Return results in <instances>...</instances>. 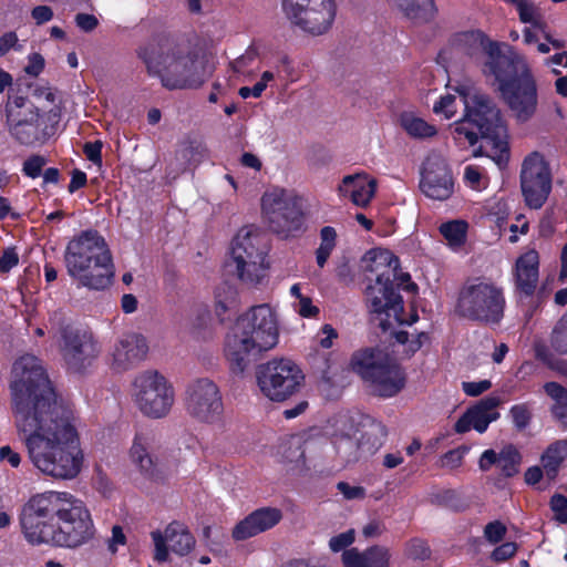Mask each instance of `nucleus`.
<instances>
[{"label": "nucleus", "instance_id": "obj_21", "mask_svg": "<svg viewBox=\"0 0 567 567\" xmlns=\"http://www.w3.org/2000/svg\"><path fill=\"white\" fill-rule=\"evenodd\" d=\"M499 405V396H484L475 405L466 409L456 423H454V432L465 433L472 427L480 433L486 432L489 424L499 417V413L496 411Z\"/></svg>", "mask_w": 567, "mask_h": 567}, {"label": "nucleus", "instance_id": "obj_2", "mask_svg": "<svg viewBox=\"0 0 567 567\" xmlns=\"http://www.w3.org/2000/svg\"><path fill=\"white\" fill-rule=\"evenodd\" d=\"M19 524L32 545L78 547L94 535L90 509L83 501L65 492L31 496L21 508Z\"/></svg>", "mask_w": 567, "mask_h": 567}, {"label": "nucleus", "instance_id": "obj_45", "mask_svg": "<svg viewBox=\"0 0 567 567\" xmlns=\"http://www.w3.org/2000/svg\"><path fill=\"white\" fill-rule=\"evenodd\" d=\"M516 6L523 23H529L534 28H542V22L534 4L520 0Z\"/></svg>", "mask_w": 567, "mask_h": 567}, {"label": "nucleus", "instance_id": "obj_27", "mask_svg": "<svg viewBox=\"0 0 567 567\" xmlns=\"http://www.w3.org/2000/svg\"><path fill=\"white\" fill-rule=\"evenodd\" d=\"M148 351L146 338L138 333L124 334L113 352L114 362L121 370H127L134 362H141Z\"/></svg>", "mask_w": 567, "mask_h": 567}, {"label": "nucleus", "instance_id": "obj_9", "mask_svg": "<svg viewBox=\"0 0 567 567\" xmlns=\"http://www.w3.org/2000/svg\"><path fill=\"white\" fill-rule=\"evenodd\" d=\"M505 308L503 287L492 279L476 277L461 286L454 312L458 317L495 327L503 320Z\"/></svg>", "mask_w": 567, "mask_h": 567}, {"label": "nucleus", "instance_id": "obj_54", "mask_svg": "<svg viewBox=\"0 0 567 567\" xmlns=\"http://www.w3.org/2000/svg\"><path fill=\"white\" fill-rule=\"evenodd\" d=\"M435 114H444L446 118H452L455 115V95H442L433 106Z\"/></svg>", "mask_w": 567, "mask_h": 567}, {"label": "nucleus", "instance_id": "obj_20", "mask_svg": "<svg viewBox=\"0 0 567 567\" xmlns=\"http://www.w3.org/2000/svg\"><path fill=\"white\" fill-rule=\"evenodd\" d=\"M419 187L429 198L449 199L455 187L450 165L439 156L427 157L421 169Z\"/></svg>", "mask_w": 567, "mask_h": 567}, {"label": "nucleus", "instance_id": "obj_16", "mask_svg": "<svg viewBox=\"0 0 567 567\" xmlns=\"http://www.w3.org/2000/svg\"><path fill=\"white\" fill-rule=\"evenodd\" d=\"M135 402L140 411L153 419L164 417L174 403V389L157 371H146L134 380Z\"/></svg>", "mask_w": 567, "mask_h": 567}, {"label": "nucleus", "instance_id": "obj_58", "mask_svg": "<svg viewBox=\"0 0 567 567\" xmlns=\"http://www.w3.org/2000/svg\"><path fill=\"white\" fill-rule=\"evenodd\" d=\"M12 49L19 51L21 45L17 32L10 31L0 37V56L6 55Z\"/></svg>", "mask_w": 567, "mask_h": 567}, {"label": "nucleus", "instance_id": "obj_37", "mask_svg": "<svg viewBox=\"0 0 567 567\" xmlns=\"http://www.w3.org/2000/svg\"><path fill=\"white\" fill-rule=\"evenodd\" d=\"M520 462L522 455L519 451L515 446L508 445L499 452L497 465L504 477L512 478L518 473Z\"/></svg>", "mask_w": 567, "mask_h": 567}, {"label": "nucleus", "instance_id": "obj_43", "mask_svg": "<svg viewBox=\"0 0 567 567\" xmlns=\"http://www.w3.org/2000/svg\"><path fill=\"white\" fill-rule=\"evenodd\" d=\"M509 210L505 202H497L489 207L488 218L494 223L499 231L506 230Z\"/></svg>", "mask_w": 567, "mask_h": 567}, {"label": "nucleus", "instance_id": "obj_28", "mask_svg": "<svg viewBox=\"0 0 567 567\" xmlns=\"http://www.w3.org/2000/svg\"><path fill=\"white\" fill-rule=\"evenodd\" d=\"M147 445L148 439L146 437V434L137 432L130 450V457L138 467V471L144 478L156 483L162 482L163 472L150 454Z\"/></svg>", "mask_w": 567, "mask_h": 567}, {"label": "nucleus", "instance_id": "obj_33", "mask_svg": "<svg viewBox=\"0 0 567 567\" xmlns=\"http://www.w3.org/2000/svg\"><path fill=\"white\" fill-rule=\"evenodd\" d=\"M398 8L414 23H429L437 11L434 0H395Z\"/></svg>", "mask_w": 567, "mask_h": 567}, {"label": "nucleus", "instance_id": "obj_29", "mask_svg": "<svg viewBox=\"0 0 567 567\" xmlns=\"http://www.w3.org/2000/svg\"><path fill=\"white\" fill-rule=\"evenodd\" d=\"M389 549L373 545L359 553L355 547L346 549L342 555L343 567H389Z\"/></svg>", "mask_w": 567, "mask_h": 567}, {"label": "nucleus", "instance_id": "obj_18", "mask_svg": "<svg viewBox=\"0 0 567 567\" xmlns=\"http://www.w3.org/2000/svg\"><path fill=\"white\" fill-rule=\"evenodd\" d=\"M184 404L186 412L203 423H214L224 413L220 389L208 378L196 379L187 385Z\"/></svg>", "mask_w": 567, "mask_h": 567}, {"label": "nucleus", "instance_id": "obj_52", "mask_svg": "<svg viewBox=\"0 0 567 567\" xmlns=\"http://www.w3.org/2000/svg\"><path fill=\"white\" fill-rule=\"evenodd\" d=\"M152 538L155 544L154 559L158 563H165L168 558L169 550L166 535L161 530H154L152 532Z\"/></svg>", "mask_w": 567, "mask_h": 567}, {"label": "nucleus", "instance_id": "obj_24", "mask_svg": "<svg viewBox=\"0 0 567 567\" xmlns=\"http://www.w3.org/2000/svg\"><path fill=\"white\" fill-rule=\"evenodd\" d=\"M538 269L539 257L535 250L525 252L516 260L513 277L515 293L520 300L534 296L538 284Z\"/></svg>", "mask_w": 567, "mask_h": 567}, {"label": "nucleus", "instance_id": "obj_49", "mask_svg": "<svg viewBox=\"0 0 567 567\" xmlns=\"http://www.w3.org/2000/svg\"><path fill=\"white\" fill-rule=\"evenodd\" d=\"M549 506L555 514V519L560 524H567V497L564 494L555 493L550 497Z\"/></svg>", "mask_w": 567, "mask_h": 567}, {"label": "nucleus", "instance_id": "obj_59", "mask_svg": "<svg viewBox=\"0 0 567 567\" xmlns=\"http://www.w3.org/2000/svg\"><path fill=\"white\" fill-rule=\"evenodd\" d=\"M75 24L84 32H92L99 25V20L92 13L79 12L75 16Z\"/></svg>", "mask_w": 567, "mask_h": 567}, {"label": "nucleus", "instance_id": "obj_41", "mask_svg": "<svg viewBox=\"0 0 567 567\" xmlns=\"http://www.w3.org/2000/svg\"><path fill=\"white\" fill-rule=\"evenodd\" d=\"M551 347L560 354H567V312L557 321L551 336Z\"/></svg>", "mask_w": 567, "mask_h": 567}, {"label": "nucleus", "instance_id": "obj_6", "mask_svg": "<svg viewBox=\"0 0 567 567\" xmlns=\"http://www.w3.org/2000/svg\"><path fill=\"white\" fill-rule=\"evenodd\" d=\"M365 271L375 272L374 284L365 290L367 303L383 332L390 331L393 323L414 324L420 318L416 312L410 319L404 318V301L394 289L392 277L399 267V258L388 250H372L364 256Z\"/></svg>", "mask_w": 567, "mask_h": 567}, {"label": "nucleus", "instance_id": "obj_8", "mask_svg": "<svg viewBox=\"0 0 567 567\" xmlns=\"http://www.w3.org/2000/svg\"><path fill=\"white\" fill-rule=\"evenodd\" d=\"M349 368L370 386L373 394L381 398H392L406 385L405 370L379 347L353 351Z\"/></svg>", "mask_w": 567, "mask_h": 567}, {"label": "nucleus", "instance_id": "obj_62", "mask_svg": "<svg viewBox=\"0 0 567 567\" xmlns=\"http://www.w3.org/2000/svg\"><path fill=\"white\" fill-rule=\"evenodd\" d=\"M83 152L92 163L100 164L102 162V143L100 141L86 143Z\"/></svg>", "mask_w": 567, "mask_h": 567}, {"label": "nucleus", "instance_id": "obj_40", "mask_svg": "<svg viewBox=\"0 0 567 567\" xmlns=\"http://www.w3.org/2000/svg\"><path fill=\"white\" fill-rule=\"evenodd\" d=\"M509 416L517 431H525L533 419V412L529 403L525 402L513 405L509 409Z\"/></svg>", "mask_w": 567, "mask_h": 567}, {"label": "nucleus", "instance_id": "obj_44", "mask_svg": "<svg viewBox=\"0 0 567 567\" xmlns=\"http://www.w3.org/2000/svg\"><path fill=\"white\" fill-rule=\"evenodd\" d=\"M47 164V158L39 154L29 156L22 164V173L24 176L35 179L42 174L43 166Z\"/></svg>", "mask_w": 567, "mask_h": 567}, {"label": "nucleus", "instance_id": "obj_30", "mask_svg": "<svg viewBox=\"0 0 567 567\" xmlns=\"http://www.w3.org/2000/svg\"><path fill=\"white\" fill-rule=\"evenodd\" d=\"M169 550L185 557L192 553L196 545V538L192 532L178 522L169 523L165 528Z\"/></svg>", "mask_w": 567, "mask_h": 567}, {"label": "nucleus", "instance_id": "obj_57", "mask_svg": "<svg viewBox=\"0 0 567 567\" xmlns=\"http://www.w3.org/2000/svg\"><path fill=\"white\" fill-rule=\"evenodd\" d=\"M337 488L346 499H363L367 495L364 487L351 486L347 482L338 483Z\"/></svg>", "mask_w": 567, "mask_h": 567}, {"label": "nucleus", "instance_id": "obj_32", "mask_svg": "<svg viewBox=\"0 0 567 567\" xmlns=\"http://www.w3.org/2000/svg\"><path fill=\"white\" fill-rule=\"evenodd\" d=\"M567 457V440L549 444L540 455V463L548 481L557 480L564 460Z\"/></svg>", "mask_w": 567, "mask_h": 567}, {"label": "nucleus", "instance_id": "obj_26", "mask_svg": "<svg viewBox=\"0 0 567 567\" xmlns=\"http://www.w3.org/2000/svg\"><path fill=\"white\" fill-rule=\"evenodd\" d=\"M377 188V181L370 178L367 173H354L342 179L339 192L343 196H349L354 205L365 207L374 197Z\"/></svg>", "mask_w": 567, "mask_h": 567}, {"label": "nucleus", "instance_id": "obj_17", "mask_svg": "<svg viewBox=\"0 0 567 567\" xmlns=\"http://www.w3.org/2000/svg\"><path fill=\"white\" fill-rule=\"evenodd\" d=\"M520 187L525 205L540 208L551 192V169L549 162L539 152L526 155L520 171Z\"/></svg>", "mask_w": 567, "mask_h": 567}, {"label": "nucleus", "instance_id": "obj_55", "mask_svg": "<svg viewBox=\"0 0 567 567\" xmlns=\"http://www.w3.org/2000/svg\"><path fill=\"white\" fill-rule=\"evenodd\" d=\"M394 289L399 292V287L403 285V289L410 292L417 291V284L412 281L409 272H400V266L395 270V276L392 277Z\"/></svg>", "mask_w": 567, "mask_h": 567}, {"label": "nucleus", "instance_id": "obj_31", "mask_svg": "<svg viewBox=\"0 0 567 567\" xmlns=\"http://www.w3.org/2000/svg\"><path fill=\"white\" fill-rule=\"evenodd\" d=\"M545 393L553 399L549 412L563 431L567 430V389L561 383L548 381L543 385Z\"/></svg>", "mask_w": 567, "mask_h": 567}, {"label": "nucleus", "instance_id": "obj_10", "mask_svg": "<svg viewBox=\"0 0 567 567\" xmlns=\"http://www.w3.org/2000/svg\"><path fill=\"white\" fill-rule=\"evenodd\" d=\"M258 386L272 402H284L295 394L305 381L302 370L289 358H274L256 370Z\"/></svg>", "mask_w": 567, "mask_h": 567}, {"label": "nucleus", "instance_id": "obj_4", "mask_svg": "<svg viewBox=\"0 0 567 567\" xmlns=\"http://www.w3.org/2000/svg\"><path fill=\"white\" fill-rule=\"evenodd\" d=\"M136 55L150 76L161 79L167 90L197 89L205 68L196 50L185 47L169 34H157L136 49Z\"/></svg>", "mask_w": 567, "mask_h": 567}, {"label": "nucleus", "instance_id": "obj_42", "mask_svg": "<svg viewBox=\"0 0 567 567\" xmlns=\"http://www.w3.org/2000/svg\"><path fill=\"white\" fill-rule=\"evenodd\" d=\"M207 150L202 142L188 141L181 150L182 158L188 164H198L206 156Z\"/></svg>", "mask_w": 567, "mask_h": 567}, {"label": "nucleus", "instance_id": "obj_64", "mask_svg": "<svg viewBox=\"0 0 567 567\" xmlns=\"http://www.w3.org/2000/svg\"><path fill=\"white\" fill-rule=\"evenodd\" d=\"M282 567H327V565L316 558H299L289 560Z\"/></svg>", "mask_w": 567, "mask_h": 567}, {"label": "nucleus", "instance_id": "obj_11", "mask_svg": "<svg viewBox=\"0 0 567 567\" xmlns=\"http://www.w3.org/2000/svg\"><path fill=\"white\" fill-rule=\"evenodd\" d=\"M497 91L517 122L526 123L536 114L538 87L536 79L526 63H522L519 72L504 81Z\"/></svg>", "mask_w": 567, "mask_h": 567}, {"label": "nucleus", "instance_id": "obj_50", "mask_svg": "<svg viewBox=\"0 0 567 567\" xmlns=\"http://www.w3.org/2000/svg\"><path fill=\"white\" fill-rule=\"evenodd\" d=\"M19 264V251L17 246H8L3 248L0 255V274H8Z\"/></svg>", "mask_w": 567, "mask_h": 567}, {"label": "nucleus", "instance_id": "obj_53", "mask_svg": "<svg viewBox=\"0 0 567 567\" xmlns=\"http://www.w3.org/2000/svg\"><path fill=\"white\" fill-rule=\"evenodd\" d=\"M506 533L507 528L501 520L489 522L484 528V537L492 544L502 542Z\"/></svg>", "mask_w": 567, "mask_h": 567}, {"label": "nucleus", "instance_id": "obj_3", "mask_svg": "<svg viewBox=\"0 0 567 567\" xmlns=\"http://www.w3.org/2000/svg\"><path fill=\"white\" fill-rule=\"evenodd\" d=\"M456 92L463 102L464 114L454 122V141L474 146L481 138L492 150L489 157L497 163L506 162L509 157L508 130L493 97L466 84L457 85Z\"/></svg>", "mask_w": 567, "mask_h": 567}, {"label": "nucleus", "instance_id": "obj_19", "mask_svg": "<svg viewBox=\"0 0 567 567\" xmlns=\"http://www.w3.org/2000/svg\"><path fill=\"white\" fill-rule=\"evenodd\" d=\"M485 54L482 73L486 79H492V84L496 85V89L518 73L522 63H526L511 45L498 41L489 43Z\"/></svg>", "mask_w": 567, "mask_h": 567}, {"label": "nucleus", "instance_id": "obj_14", "mask_svg": "<svg viewBox=\"0 0 567 567\" xmlns=\"http://www.w3.org/2000/svg\"><path fill=\"white\" fill-rule=\"evenodd\" d=\"M268 245L262 236L240 230L233 240L231 254L237 264L238 278L246 282L259 284L269 268Z\"/></svg>", "mask_w": 567, "mask_h": 567}, {"label": "nucleus", "instance_id": "obj_23", "mask_svg": "<svg viewBox=\"0 0 567 567\" xmlns=\"http://www.w3.org/2000/svg\"><path fill=\"white\" fill-rule=\"evenodd\" d=\"M282 519V512L278 507L262 506L254 509L244 519L239 520L233 529L235 540H245L270 530Z\"/></svg>", "mask_w": 567, "mask_h": 567}, {"label": "nucleus", "instance_id": "obj_25", "mask_svg": "<svg viewBox=\"0 0 567 567\" xmlns=\"http://www.w3.org/2000/svg\"><path fill=\"white\" fill-rule=\"evenodd\" d=\"M365 423L361 424L362 429H357L354 436H342L338 446L344 450L346 445H350L353 451H362L373 453L380 449L384 441L386 431L382 423L372 417L367 416Z\"/></svg>", "mask_w": 567, "mask_h": 567}, {"label": "nucleus", "instance_id": "obj_12", "mask_svg": "<svg viewBox=\"0 0 567 567\" xmlns=\"http://www.w3.org/2000/svg\"><path fill=\"white\" fill-rule=\"evenodd\" d=\"M261 208L270 230L279 236H295L303 230L305 213L297 196H288L284 190L264 194Z\"/></svg>", "mask_w": 567, "mask_h": 567}, {"label": "nucleus", "instance_id": "obj_48", "mask_svg": "<svg viewBox=\"0 0 567 567\" xmlns=\"http://www.w3.org/2000/svg\"><path fill=\"white\" fill-rule=\"evenodd\" d=\"M355 533L354 529H348L343 533H340L336 536H332L329 540V547L332 553H346L348 546H350L354 542Z\"/></svg>", "mask_w": 567, "mask_h": 567}, {"label": "nucleus", "instance_id": "obj_13", "mask_svg": "<svg viewBox=\"0 0 567 567\" xmlns=\"http://www.w3.org/2000/svg\"><path fill=\"white\" fill-rule=\"evenodd\" d=\"M286 18L310 35H322L333 25L337 16L334 0H281Z\"/></svg>", "mask_w": 567, "mask_h": 567}, {"label": "nucleus", "instance_id": "obj_22", "mask_svg": "<svg viewBox=\"0 0 567 567\" xmlns=\"http://www.w3.org/2000/svg\"><path fill=\"white\" fill-rule=\"evenodd\" d=\"M40 114L37 107L31 105L25 112L6 110V125L13 140L24 146L33 145L39 141Z\"/></svg>", "mask_w": 567, "mask_h": 567}, {"label": "nucleus", "instance_id": "obj_63", "mask_svg": "<svg viewBox=\"0 0 567 567\" xmlns=\"http://www.w3.org/2000/svg\"><path fill=\"white\" fill-rule=\"evenodd\" d=\"M498 456L499 453L497 454L494 450L484 451L478 461L480 468L482 471H489L493 465L498 463Z\"/></svg>", "mask_w": 567, "mask_h": 567}, {"label": "nucleus", "instance_id": "obj_61", "mask_svg": "<svg viewBox=\"0 0 567 567\" xmlns=\"http://www.w3.org/2000/svg\"><path fill=\"white\" fill-rule=\"evenodd\" d=\"M298 313L305 318H313L319 315V308L312 305L309 297L305 296L295 305Z\"/></svg>", "mask_w": 567, "mask_h": 567}, {"label": "nucleus", "instance_id": "obj_39", "mask_svg": "<svg viewBox=\"0 0 567 567\" xmlns=\"http://www.w3.org/2000/svg\"><path fill=\"white\" fill-rule=\"evenodd\" d=\"M436 504L452 509L454 513H463L470 507V502L455 489H444L434 495Z\"/></svg>", "mask_w": 567, "mask_h": 567}, {"label": "nucleus", "instance_id": "obj_51", "mask_svg": "<svg viewBox=\"0 0 567 567\" xmlns=\"http://www.w3.org/2000/svg\"><path fill=\"white\" fill-rule=\"evenodd\" d=\"M468 451L470 449L465 445L447 451L441 456L442 466L451 468L461 466L463 458Z\"/></svg>", "mask_w": 567, "mask_h": 567}, {"label": "nucleus", "instance_id": "obj_60", "mask_svg": "<svg viewBox=\"0 0 567 567\" xmlns=\"http://www.w3.org/2000/svg\"><path fill=\"white\" fill-rule=\"evenodd\" d=\"M53 17L54 11L50 6L47 4L37 6L31 10V18L37 25H43V23H48V21L52 20Z\"/></svg>", "mask_w": 567, "mask_h": 567}, {"label": "nucleus", "instance_id": "obj_34", "mask_svg": "<svg viewBox=\"0 0 567 567\" xmlns=\"http://www.w3.org/2000/svg\"><path fill=\"white\" fill-rule=\"evenodd\" d=\"M493 42L494 40L482 30H470L456 34V44L468 56H474L480 50L486 53L489 43Z\"/></svg>", "mask_w": 567, "mask_h": 567}, {"label": "nucleus", "instance_id": "obj_38", "mask_svg": "<svg viewBox=\"0 0 567 567\" xmlns=\"http://www.w3.org/2000/svg\"><path fill=\"white\" fill-rule=\"evenodd\" d=\"M468 225L464 220H452L440 226V233L452 247H460L466 240Z\"/></svg>", "mask_w": 567, "mask_h": 567}, {"label": "nucleus", "instance_id": "obj_1", "mask_svg": "<svg viewBox=\"0 0 567 567\" xmlns=\"http://www.w3.org/2000/svg\"><path fill=\"white\" fill-rule=\"evenodd\" d=\"M10 390L16 429L32 464L53 478H75L84 454L73 414L59 402L38 357L23 354L14 360Z\"/></svg>", "mask_w": 567, "mask_h": 567}, {"label": "nucleus", "instance_id": "obj_47", "mask_svg": "<svg viewBox=\"0 0 567 567\" xmlns=\"http://www.w3.org/2000/svg\"><path fill=\"white\" fill-rule=\"evenodd\" d=\"M517 550V543L505 542L494 547L492 555H489V559L494 563H504L513 558L516 555Z\"/></svg>", "mask_w": 567, "mask_h": 567}, {"label": "nucleus", "instance_id": "obj_15", "mask_svg": "<svg viewBox=\"0 0 567 567\" xmlns=\"http://www.w3.org/2000/svg\"><path fill=\"white\" fill-rule=\"evenodd\" d=\"M60 352L66 369L82 374L97 358L100 347L89 329L65 323L60 328Z\"/></svg>", "mask_w": 567, "mask_h": 567}, {"label": "nucleus", "instance_id": "obj_46", "mask_svg": "<svg viewBox=\"0 0 567 567\" xmlns=\"http://www.w3.org/2000/svg\"><path fill=\"white\" fill-rule=\"evenodd\" d=\"M406 554L414 560H425L431 556L427 543L421 538H413L406 545Z\"/></svg>", "mask_w": 567, "mask_h": 567}, {"label": "nucleus", "instance_id": "obj_56", "mask_svg": "<svg viewBox=\"0 0 567 567\" xmlns=\"http://www.w3.org/2000/svg\"><path fill=\"white\" fill-rule=\"evenodd\" d=\"M492 385L491 380L467 381L462 383V390L466 395L477 396L489 390Z\"/></svg>", "mask_w": 567, "mask_h": 567}, {"label": "nucleus", "instance_id": "obj_36", "mask_svg": "<svg viewBox=\"0 0 567 567\" xmlns=\"http://www.w3.org/2000/svg\"><path fill=\"white\" fill-rule=\"evenodd\" d=\"M337 230L331 226H324L320 230V245L316 250V262L322 268L331 256L337 244Z\"/></svg>", "mask_w": 567, "mask_h": 567}, {"label": "nucleus", "instance_id": "obj_5", "mask_svg": "<svg viewBox=\"0 0 567 567\" xmlns=\"http://www.w3.org/2000/svg\"><path fill=\"white\" fill-rule=\"evenodd\" d=\"M278 342V326L269 305L252 306L238 316L225 339V357L230 371L241 375L260 353Z\"/></svg>", "mask_w": 567, "mask_h": 567}, {"label": "nucleus", "instance_id": "obj_7", "mask_svg": "<svg viewBox=\"0 0 567 567\" xmlns=\"http://www.w3.org/2000/svg\"><path fill=\"white\" fill-rule=\"evenodd\" d=\"M63 258L69 276L81 287L101 291L113 281V257L105 238L96 229L82 230L71 238Z\"/></svg>", "mask_w": 567, "mask_h": 567}, {"label": "nucleus", "instance_id": "obj_35", "mask_svg": "<svg viewBox=\"0 0 567 567\" xmlns=\"http://www.w3.org/2000/svg\"><path fill=\"white\" fill-rule=\"evenodd\" d=\"M400 125L406 131L409 136L416 140L431 138L437 133L434 125L429 124L423 118L411 112H403L399 118Z\"/></svg>", "mask_w": 567, "mask_h": 567}]
</instances>
